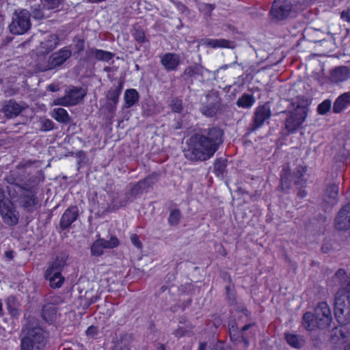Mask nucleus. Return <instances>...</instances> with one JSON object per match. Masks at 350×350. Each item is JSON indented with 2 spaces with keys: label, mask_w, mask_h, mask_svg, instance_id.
Returning a JSON list of instances; mask_svg holds the SVG:
<instances>
[{
  "label": "nucleus",
  "mask_w": 350,
  "mask_h": 350,
  "mask_svg": "<svg viewBox=\"0 0 350 350\" xmlns=\"http://www.w3.org/2000/svg\"><path fill=\"white\" fill-rule=\"evenodd\" d=\"M49 90L50 91H51V92H55V91L57 90V89H56V88H55V85H50L49 86Z\"/></svg>",
  "instance_id": "4d7b16f0"
},
{
  "label": "nucleus",
  "mask_w": 350,
  "mask_h": 350,
  "mask_svg": "<svg viewBox=\"0 0 350 350\" xmlns=\"http://www.w3.org/2000/svg\"><path fill=\"white\" fill-rule=\"evenodd\" d=\"M31 14L26 9L18 8L14 11L8 28L12 35H23L31 28Z\"/></svg>",
  "instance_id": "20e7f679"
},
{
  "label": "nucleus",
  "mask_w": 350,
  "mask_h": 350,
  "mask_svg": "<svg viewBox=\"0 0 350 350\" xmlns=\"http://www.w3.org/2000/svg\"><path fill=\"white\" fill-rule=\"evenodd\" d=\"M215 9V5L213 4H203L201 5L200 10L207 12L210 14Z\"/></svg>",
  "instance_id": "09e8293b"
},
{
  "label": "nucleus",
  "mask_w": 350,
  "mask_h": 350,
  "mask_svg": "<svg viewBox=\"0 0 350 350\" xmlns=\"http://www.w3.org/2000/svg\"><path fill=\"white\" fill-rule=\"evenodd\" d=\"M75 48L78 53L83 51L84 49V41L79 38H75L74 39Z\"/></svg>",
  "instance_id": "37998d69"
},
{
  "label": "nucleus",
  "mask_w": 350,
  "mask_h": 350,
  "mask_svg": "<svg viewBox=\"0 0 350 350\" xmlns=\"http://www.w3.org/2000/svg\"><path fill=\"white\" fill-rule=\"evenodd\" d=\"M302 324L309 331L313 330L316 327H319V323L316 317H314L313 314L310 312H306L304 314Z\"/></svg>",
  "instance_id": "cd10ccee"
},
{
  "label": "nucleus",
  "mask_w": 350,
  "mask_h": 350,
  "mask_svg": "<svg viewBox=\"0 0 350 350\" xmlns=\"http://www.w3.org/2000/svg\"><path fill=\"white\" fill-rule=\"evenodd\" d=\"M113 350H129L128 341L126 339L121 338L114 345Z\"/></svg>",
  "instance_id": "ea45409f"
},
{
  "label": "nucleus",
  "mask_w": 350,
  "mask_h": 350,
  "mask_svg": "<svg viewBox=\"0 0 350 350\" xmlns=\"http://www.w3.org/2000/svg\"><path fill=\"white\" fill-rule=\"evenodd\" d=\"M336 277L340 280L342 288L347 293L350 292V275H347L343 269H339L336 273Z\"/></svg>",
  "instance_id": "c756f323"
},
{
  "label": "nucleus",
  "mask_w": 350,
  "mask_h": 350,
  "mask_svg": "<svg viewBox=\"0 0 350 350\" xmlns=\"http://www.w3.org/2000/svg\"><path fill=\"white\" fill-rule=\"evenodd\" d=\"M181 213L179 210L174 209L172 210L168 217V222L171 226H176L180 219Z\"/></svg>",
  "instance_id": "72a5a7b5"
},
{
  "label": "nucleus",
  "mask_w": 350,
  "mask_h": 350,
  "mask_svg": "<svg viewBox=\"0 0 350 350\" xmlns=\"http://www.w3.org/2000/svg\"><path fill=\"white\" fill-rule=\"evenodd\" d=\"M22 110L23 107L13 100H8L3 108L5 116L9 118L17 116Z\"/></svg>",
  "instance_id": "aec40b11"
},
{
  "label": "nucleus",
  "mask_w": 350,
  "mask_h": 350,
  "mask_svg": "<svg viewBox=\"0 0 350 350\" xmlns=\"http://www.w3.org/2000/svg\"><path fill=\"white\" fill-rule=\"evenodd\" d=\"M8 190L12 199L19 198L20 204L29 212L33 211L38 204L39 200L36 195L18 185H10Z\"/></svg>",
  "instance_id": "39448f33"
},
{
  "label": "nucleus",
  "mask_w": 350,
  "mask_h": 350,
  "mask_svg": "<svg viewBox=\"0 0 350 350\" xmlns=\"http://www.w3.org/2000/svg\"><path fill=\"white\" fill-rule=\"evenodd\" d=\"M223 135L222 130L218 127L193 135L188 139L185 157L191 161H204L209 159L223 143Z\"/></svg>",
  "instance_id": "f257e3e1"
},
{
  "label": "nucleus",
  "mask_w": 350,
  "mask_h": 350,
  "mask_svg": "<svg viewBox=\"0 0 350 350\" xmlns=\"http://www.w3.org/2000/svg\"><path fill=\"white\" fill-rule=\"evenodd\" d=\"M226 291H227V293H228V295L229 297H231L232 296H233V293L230 291V286L226 287Z\"/></svg>",
  "instance_id": "6e6d98bb"
},
{
  "label": "nucleus",
  "mask_w": 350,
  "mask_h": 350,
  "mask_svg": "<svg viewBox=\"0 0 350 350\" xmlns=\"http://www.w3.org/2000/svg\"><path fill=\"white\" fill-rule=\"evenodd\" d=\"M79 215V209L77 206H71L67 208L63 213L59 226L63 230L70 227V226L77 219Z\"/></svg>",
  "instance_id": "f3484780"
},
{
  "label": "nucleus",
  "mask_w": 350,
  "mask_h": 350,
  "mask_svg": "<svg viewBox=\"0 0 350 350\" xmlns=\"http://www.w3.org/2000/svg\"><path fill=\"white\" fill-rule=\"evenodd\" d=\"M3 305H2V302L0 300V316H2L3 315V308H2Z\"/></svg>",
  "instance_id": "bf43d9fd"
},
{
  "label": "nucleus",
  "mask_w": 350,
  "mask_h": 350,
  "mask_svg": "<svg viewBox=\"0 0 350 350\" xmlns=\"http://www.w3.org/2000/svg\"><path fill=\"white\" fill-rule=\"evenodd\" d=\"M40 131H49L53 129L54 123L53 122L47 118H40Z\"/></svg>",
  "instance_id": "f704fd0d"
},
{
  "label": "nucleus",
  "mask_w": 350,
  "mask_h": 350,
  "mask_svg": "<svg viewBox=\"0 0 350 350\" xmlns=\"http://www.w3.org/2000/svg\"><path fill=\"white\" fill-rule=\"evenodd\" d=\"M98 329L94 326H90L86 330V334L89 336L94 337L97 334Z\"/></svg>",
  "instance_id": "de8ad7c7"
},
{
  "label": "nucleus",
  "mask_w": 350,
  "mask_h": 350,
  "mask_svg": "<svg viewBox=\"0 0 350 350\" xmlns=\"http://www.w3.org/2000/svg\"><path fill=\"white\" fill-rule=\"evenodd\" d=\"M206 347V344L205 342H202L200 344L198 350H205Z\"/></svg>",
  "instance_id": "864d4df0"
},
{
  "label": "nucleus",
  "mask_w": 350,
  "mask_h": 350,
  "mask_svg": "<svg viewBox=\"0 0 350 350\" xmlns=\"http://www.w3.org/2000/svg\"><path fill=\"white\" fill-rule=\"evenodd\" d=\"M0 214L4 223L8 225L14 226L18 221V213L14 205L8 200L0 202Z\"/></svg>",
  "instance_id": "9d476101"
},
{
  "label": "nucleus",
  "mask_w": 350,
  "mask_h": 350,
  "mask_svg": "<svg viewBox=\"0 0 350 350\" xmlns=\"http://www.w3.org/2000/svg\"><path fill=\"white\" fill-rule=\"evenodd\" d=\"M133 36L138 42L143 43L146 41V37L143 31L137 30L133 33Z\"/></svg>",
  "instance_id": "c03bdc74"
},
{
  "label": "nucleus",
  "mask_w": 350,
  "mask_h": 350,
  "mask_svg": "<svg viewBox=\"0 0 350 350\" xmlns=\"http://www.w3.org/2000/svg\"><path fill=\"white\" fill-rule=\"evenodd\" d=\"M161 64L167 71H174L180 64V56L175 53H166L161 57Z\"/></svg>",
  "instance_id": "2eb2a0df"
},
{
  "label": "nucleus",
  "mask_w": 350,
  "mask_h": 350,
  "mask_svg": "<svg viewBox=\"0 0 350 350\" xmlns=\"http://www.w3.org/2000/svg\"><path fill=\"white\" fill-rule=\"evenodd\" d=\"M292 11L290 0H275L270 11L271 17L276 21H282L288 18Z\"/></svg>",
  "instance_id": "1a4fd4ad"
},
{
  "label": "nucleus",
  "mask_w": 350,
  "mask_h": 350,
  "mask_svg": "<svg viewBox=\"0 0 350 350\" xmlns=\"http://www.w3.org/2000/svg\"><path fill=\"white\" fill-rule=\"evenodd\" d=\"M338 186L337 185H332L327 188L326 196L330 199L335 200L338 193Z\"/></svg>",
  "instance_id": "c9c22d12"
},
{
  "label": "nucleus",
  "mask_w": 350,
  "mask_h": 350,
  "mask_svg": "<svg viewBox=\"0 0 350 350\" xmlns=\"http://www.w3.org/2000/svg\"><path fill=\"white\" fill-rule=\"evenodd\" d=\"M348 105H350V92H345L336 99L333 106V111L336 113H340Z\"/></svg>",
  "instance_id": "5701e85b"
},
{
  "label": "nucleus",
  "mask_w": 350,
  "mask_h": 350,
  "mask_svg": "<svg viewBox=\"0 0 350 350\" xmlns=\"http://www.w3.org/2000/svg\"><path fill=\"white\" fill-rule=\"evenodd\" d=\"M270 116L271 111L269 107L265 105L258 107L255 112V124L256 126H261L266 120L269 118Z\"/></svg>",
  "instance_id": "b1692460"
},
{
  "label": "nucleus",
  "mask_w": 350,
  "mask_h": 350,
  "mask_svg": "<svg viewBox=\"0 0 350 350\" xmlns=\"http://www.w3.org/2000/svg\"><path fill=\"white\" fill-rule=\"evenodd\" d=\"M31 13L33 18L37 20H41L44 17V14L40 4L31 7Z\"/></svg>",
  "instance_id": "e433bc0d"
},
{
  "label": "nucleus",
  "mask_w": 350,
  "mask_h": 350,
  "mask_svg": "<svg viewBox=\"0 0 350 350\" xmlns=\"http://www.w3.org/2000/svg\"><path fill=\"white\" fill-rule=\"evenodd\" d=\"M85 95V92L83 88H72L64 96L55 99L53 105L65 107L75 105L82 100Z\"/></svg>",
  "instance_id": "6e6552de"
},
{
  "label": "nucleus",
  "mask_w": 350,
  "mask_h": 350,
  "mask_svg": "<svg viewBox=\"0 0 350 350\" xmlns=\"http://www.w3.org/2000/svg\"><path fill=\"white\" fill-rule=\"evenodd\" d=\"M22 334L21 350H43L45 348L49 334L39 325L36 319H29Z\"/></svg>",
  "instance_id": "f03ea898"
},
{
  "label": "nucleus",
  "mask_w": 350,
  "mask_h": 350,
  "mask_svg": "<svg viewBox=\"0 0 350 350\" xmlns=\"http://www.w3.org/2000/svg\"><path fill=\"white\" fill-rule=\"evenodd\" d=\"M202 66L199 64H194L187 67L183 72V75L188 78H192L198 76H202Z\"/></svg>",
  "instance_id": "2f4dec72"
},
{
  "label": "nucleus",
  "mask_w": 350,
  "mask_h": 350,
  "mask_svg": "<svg viewBox=\"0 0 350 350\" xmlns=\"http://www.w3.org/2000/svg\"><path fill=\"white\" fill-rule=\"evenodd\" d=\"M215 169L219 171L220 172H223L225 169V165L222 163H217L215 165Z\"/></svg>",
  "instance_id": "3c124183"
},
{
  "label": "nucleus",
  "mask_w": 350,
  "mask_h": 350,
  "mask_svg": "<svg viewBox=\"0 0 350 350\" xmlns=\"http://www.w3.org/2000/svg\"><path fill=\"white\" fill-rule=\"evenodd\" d=\"M122 89V84L119 83V85L116 88L110 89L107 94V98L108 100L111 101L113 104L109 105V111L114 112L116 108V105L118 103L119 97Z\"/></svg>",
  "instance_id": "412c9836"
},
{
  "label": "nucleus",
  "mask_w": 350,
  "mask_h": 350,
  "mask_svg": "<svg viewBox=\"0 0 350 350\" xmlns=\"http://www.w3.org/2000/svg\"><path fill=\"white\" fill-rule=\"evenodd\" d=\"M139 95L135 89H128L124 94V107L130 108L139 101Z\"/></svg>",
  "instance_id": "393cba45"
},
{
  "label": "nucleus",
  "mask_w": 350,
  "mask_h": 350,
  "mask_svg": "<svg viewBox=\"0 0 350 350\" xmlns=\"http://www.w3.org/2000/svg\"><path fill=\"white\" fill-rule=\"evenodd\" d=\"M42 315L46 322L51 323L56 318L57 311L55 307L51 304L44 305Z\"/></svg>",
  "instance_id": "c85d7f7f"
},
{
  "label": "nucleus",
  "mask_w": 350,
  "mask_h": 350,
  "mask_svg": "<svg viewBox=\"0 0 350 350\" xmlns=\"http://www.w3.org/2000/svg\"><path fill=\"white\" fill-rule=\"evenodd\" d=\"M206 99L208 103L204 105L200 111L206 117H213L219 109L220 99L215 94L207 95Z\"/></svg>",
  "instance_id": "4468645a"
},
{
  "label": "nucleus",
  "mask_w": 350,
  "mask_h": 350,
  "mask_svg": "<svg viewBox=\"0 0 350 350\" xmlns=\"http://www.w3.org/2000/svg\"><path fill=\"white\" fill-rule=\"evenodd\" d=\"M203 44L209 46L213 49H217V48H228V49H232L233 47V44L232 41L224 39V38H219V39H211V38H206L203 40Z\"/></svg>",
  "instance_id": "4be33fe9"
},
{
  "label": "nucleus",
  "mask_w": 350,
  "mask_h": 350,
  "mask_svg": "<svg viewBox=\"0 0 350 350\" xmlns=\"http://www.w3.org/2000/svg\"><path fill=\"white\" fill-rule=\"evenodd\" d=\"M350 77V70L347 66H338L333 69L330 74L332 83L338 84L347 81Z\"/></svg>",
  "instance_id": "a211bd4d"
},
{
  "label": "nucleus",
  "mask_w": 350,
  "mask_h": 350,
  "mask_svg": "<svg viewBox=\"0 0 350 350\" xmlns=\"http://www.w3.org/2000/svg\"><path fill=\"white\" fill-rule=\"evenodd\" d=\"M340 16L343 21L347 23H350V9L343 10L341 12Z\"/></svg>",
  "instance_id": "49530a36"
},
{
  "label": "nucleus",
  "mask_w": 350,
  "mask_h": 350,
  "mask_svg": "<svg viewBox=\"0 0 350 350\" xmlns=\"http://www.w3.org/2000/svg\"><path fill=\"white\" fill-rule=\"evenodd\" d=\"M251 326H252V325H251V324L245 325V326H243V327H242V332H244V331H245V330L248 329Z\"/></svg>",
  "instance_id": "13d9d810"
},
{
  "label": "nucleus",
  "mask_w": 350,
  "mask_h": 350,
  "mask_svg": "<svg viewBox=\"0 0 350 350\" xmlns=\"http://www.w3.org/2000/svg\"><path fill=\"white\" fill-rule=\"evenodd\" d=\"M345 350H350V345L347 346Z\"/></svg>",
  "instance_id": "e2e57ef3"
},
{
  "label": "nucleus",
  "mask_w": 350,
  "mask_h": 350,
  "mask_svg": "<svg viewBox=\"0 0 350 350\" xmlns=\"http://www.w3.org/2000/svg\"><path fill=\"white\" fill-rule=\"evenodd\" d=\"M332 102L329 100H325L318 106V112L321 115L325 114L331 108Z\"/></svg>",
  "instance_id": "4c0bfd02"
},
{
  "label": "nucleus",
  "mask_w": 350,
  "mask_h": 350,
  "mask_svg": "<svg viewBox=\"0 0 350 350\" xmlns=\"http://www.w3.org/2000/svg\"><path fill=\"white\" fill-rule=\"evenodd\" d=\"M4 256L7 260H12L14 258V252L12 250H8L5 252Z\"/></svg>",
  "instance_id": "8fccbe9b"
},
{
  "label": "nucleus",
  "mask_w": 350,
  "mask_h": 350,
  "mask_svg": "<svg viewBox=\"0 0 350 350\" xmlns=\"http://www.w3.org/2000/svg\"><path fill=\"white\" fill-rule=\"evenodd\" d=\"M291 104L294 109L287 113L285 128L289 133H295L305 122L310 103L304 96H297Z\"/></svg>",
  "instance_id": "7ed1b4c3"
},
{
  "label": "nucleus",
  "mask_w": 350,
  "mask_h": 350,
  "mask_svg": "<svg viewBox=\"0 0 350 350\" xmlns=\"http://www.w3.org/2000/svg\"><path fill=\"white\" fill-rule=\"evenodd\" d=\"M315 316L319 327L325 328L330 325L332 317L331 310L326 302H321L315 309Z\"/></svg>",
  "instance_id": "9b49d317"
},
{
  "label": "nucleus",
  "mask_w": 350,
  "mask_h": 350,
  "mask_svg": "<svg viewBox=\"0 0 350 350\" xmlns=\"http://www.w3.org/2000/svg\"><path fill=\"white\" fill-rule=\"evenodd\" d=\"M72 55L67 47H64L53 53L49 58L46 65L47 70H52L62 65Z\"/></svg>",
  "instance_id": "f8f14e48"
},
{
  "label": "nucleus",
  "mask_w": 350,
  "mask_h": 350,
  "mask_svg": "<svg viewBox=\"0 0 350 350\" xmlns=\"http://www.w3.org/2000/svg\"><path fill=\"white\" fill-rule=\"evenodd\" d=\"M51 116L57 122L64 124H68L70 121V118L67 111L63 108H55L51 113Z\"/></svg>",
  "instance_id": "a878e982"
},
{
  "label": "nucleus",
  "mask_w": 350,
  "mask_h": 350,
  "mask_svg": "<svg viewBox=\"0 0 350 350\" xmlns=\"http://www.w3.org/2000/svg\"><path fill=\"white\" fill-rule=\"evenodd\" d=\"M243 312H244V314H245V315H247V310L246 309H244V310H243Z\"/></svg>",
  "instance_id": "680f3d73"
},
{
  "label": "nucleus",
  "mask_w": 350,
  "mask_h": 350,
  "mask_svg": "<svg viewBox=\"0 0 350 350\" xmlns=\"http://www.w3.org/2000/svg\"><path fill=\"white\" fill-rule=\"evenodd\" d=\"M335 316L341 324L350 322V297L342 289H340L335 297Z\"/></svg>",
  "instance_id": "423d86ee"
},
{
  "label": "nucleus",
  "mask_w": 350,
  "mask_h": 350,
  "mask_svg": "<svg viewBox=\"0 0 350 350\" xmlns=\"http://www.w3.org/2000/svg\"><path fill=\"white\" fill-rule=\"evenodd\" d=\"M285 338L289 345L296 349L302 347L305 343L303 336L294 334L286 333Z\"/></svg>",
  "instance_id": "bb28decb"
},
{
  "label": "nucleus",
  "mask_w": 350,
  "mask_h": 350,
  "mask_svg": "<svg viewBox=\"0 0 350 350\" xmlns=\"http://www.w3.org/2000/svg\"><path fill=\"white\" fill-rule=\"evenodd\" d=\"M255 103V98L253 95L248 94H243L241 97H240L237 100V105L239 107H242L244 109L251 107Z\"/></svg>",
  "instance_id": "7c9ffc66"
},
{
  "label": "nucleus",
  "mask_w": 350,
  "mask_h": 350,
  "mask_svg": "<svg viewBox=\"0 0 350 350\" xmlns=\"http://www.w3.org/2000/svg\"><path fill=\"white\" fill-rule=\"evenodd\" d=\"M58 44L59 39L57 36L55 34H49L40 42L38 50L41 53H48L55 49Z\"/></svg>",
  "instance_id": "6ab92c4d"
},
{
  "label": "nucleus",
  "mask_w": 350,
  "mask_h": 350,
  "mask_svg": "<svg viewBox=\"0 0 350 350\" xmlns=\"http://www.w3.org/2000/svg\"><path fill=\"white\" fill-rule=\"evenodd\" d=\"M64 0H45L46 5L48 9L52 10L57 8Z\"/></svg>",
  "instance_id": "a19ab883"
},
{
  "label": "nucleus",
  "mask_w": 350,
  "mask_h": 350,
  "mask_svg": "<svg viewBox=\"0 0 350 350\" xmlns=\"http://www.w3.org/2000/svg\"><path fill=\"white\" fill-rule=\"evenodd\" d=\"M92 53L98 60L107 62L111 60L114 56L112 53L100 49H94L92 51Z\"/></svg>",
  "instance_id": "473e14b6"
},
{
  "label": "nucleus",
  "mask_w": 350,
  "mask_h": 350,
  "mask_svg": "<svg viewBox=\"0 0 350 350\" xmlns=\"http://www.w3.org/2000/svg\"><path fill=\"white\" fill-rule=\"evenodd\" d=\"M170 108L175 113H180L183 110L182 100L178 98L172 99L170 103Z\"/></svg>",
  "instance_id": "58836bf2"
},
{
  "label": "nucleus",
  "mask_w": 350,
  "mask_h": 350,
  "mask_svg": "<svg viewBox=\"0 0 350 350\" xmlns=\"http://www.w3.org/2000/svg\"><path fill=\"white\" fill-rule=\"evenodd\" d=\"M335 221L336 228L340 230L350 228V203L340 211Z\"/></svg>",
  "instance_id": "dca6fc26"
},
{
  "label": "nucleus",
  "mask_w": 350,
  "mask_h": 350,
  "mask_svg": "<svg viewBox=\"0 0 350 350\" xmlns=\"http://www.w3.org/2000/svg\"><path fill=\"white\" fill-rule=\"evenodd\" d=\"M298 195L300 198H304L306 196V192L303 190V191H300L299 193H298Z\"/></svg>",
  "instance_id": "5fc2aeb1"
},
{
  "label": "nucleus",
  "mask_w": 350,
  "mask_h": 350,
  "mask_svg": "<svg viewBox=\"0 0 350 350\" xmlns=\"http://www.w3.org/2000/svg\"><path fill=\"white\" fill-rule=\"evenodd\" d=\"M8 310L12 316H18L19 314L18 310L17 309L11 308L10 306H8Z\"/></svg>",
  "instance_id": "603ef678"
},
{
  "label": "nucleus",
  "mask_w": 350,
  "mask_h": 350,
  "mask_svg": "<svg viewBox=\"0 0 350 350\" xmlns=\"http://www.w3.org/2000/svg\"><path fill=\"white\" fill-rule=\"evenodd\" d=\"M131 241L136 247H142V243L139 241V237H137V234H133L131 236Z\"/></svg>",
  "instance_id": "a18cd8bd"
},
{
  "label": "nucleus",
  "mask_w": 350,
  "mask_h": 350,
  "mask_svg": "<svg viewBox=\"0 0 350 350\" xmlns=\"http://www.w3.org/2000/svg\"><path fill=\"white\" fill-rule=\"evenodd\" d=\"M118 243V240L115 237H111L108 241L103 239H98L92 244L91 253L93 256H100L103 254L104 249L113 248L116 247Z\"/></svg>",
  "instance_id": "ddd939ff"
},
{
  "label": "nucleus",
  "mask_w": 350,
  "mask_h": 350,
  "mask_svg": "<svg viewBox=\"0 0 350 350\" xmlns=\"http://www.w3.org/2000/svg\"><path fill=\"white\" fill-rule=\"evenodd\" d=\"M146 184V180H144L142 181H139L135 185L131 190V193L133 194H137L139 191L141 189H144L145 188Z\"/></svg>",
  "instance_id": "79ce46f5"
},
{
  "label": "nucleus",
  "mask_w": 350,
  "mask_h": 350,
  "mask_svg": "<svg viewBox=\"0 0 350 350\" xmlns=\"http://www.w3.org/2000/svg\"><path fill=\"white\" fill-rule=\"evenodd\" d=\"M158 349L159 350H164L165 349V347L163 345H160L159 347H158Z\"/></svg>",
  "instance_id": "052dcab7"
},
{
  "label": "nucleus",
  "mask_w": 350,
  "mask_h": 350,
  "mask_svg": "<svg viewBox=\"0 0 350 350\" xmlns=\"http://www.w3.org/2000/svg\"><path fill=\"white\" fill-rule=\"evenodd\" d=\"M65 256H57L49 265L45 272V278L49 281L52 288H59L62 286L64 278L62 275V271L66 265Z\"/></svg>",
  "instance_id": "0eeeda50"
}]
</instances>
